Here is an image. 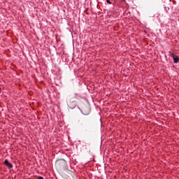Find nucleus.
<instances>
[{
	"label": "nucleus",
	"instance_id": "f03ea898",
	"mask_svg": "<svg viewBox=\"0 0 179 179\" xmlns=\"http://www.w3.org/2000/svg\"><path fill=\"white\" fill-rule=\"evenodd\" d=\"M3 164H5V166H6L8 169H13V165L10 163L9 161H8V159H6L3 162Z\"/></svg>",
	"mask_w": 179,
	"mask_h": 179
},
{
	"label": "nucleus",
	"instance_id": "20e7f679",
	"mask_svg": "<svg viewBox=\"0 0 179 179\" xmlns=\"http://www.w3.org/2000/svg\"><path fill=\"white\" fill-rule=\"evenodd\" d=\"M38 179H44V178L43 176H40Z\"/></svg>",
	"mask_w": 179,
	"mask_h": 179
},
{
	"label": "nucleus",
	"instance_id": "7ed1b4c3",
	"mask_svg": "<svg viewBox=\"0 0 179 179\" xmlns=\"http://www.w3.org/2000/svg\"><path fill=\"white\" fill-rule=\"evenodd\" d=\"M107 3H109V5H111V1L110 0H106Z\"/></svg>",
	"mask_w": 179,
	"mask_h": 179
},
{
	"label": "nucleus",
	"instance_id": "f257e3e1",
	"mask_svg": "<svg viewBox=\"0 0 179 179\" xmlns=\"http://www.w3.org/2000/svg\"><path fill=\"white\" fill-rule=\"evenodd\" d=\"M170 57H171L173 59L174 64H178L179 62V57L178 56L176 55L174 52H169Z\"/></svg>",
	"mask_w": 179,
	"mask_h": 179
},
{
	"label": "nucleus",
	"instance_id": "39448f33",
	"mask_svg": "<svg viewBox=\"0 0 179 179\" xmlns=\"http://www.w3.org/2000/svg\"><path fill=\"white\" fill-rule=\"evenodd\" d=\"M0 90H1V87H0ZM0 93H1V91H0Z\"/></svg>",
	"mask_w": 179,
	"mask_h": 179
}]
</instances>
